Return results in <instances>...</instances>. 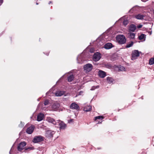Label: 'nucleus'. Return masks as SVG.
Returning <instances> with one entry per match:
<instances>
[{
  "mask_svg": "<svg viewBox=\"0 0 154 154\" xmlns=\"http://www.w3.org/2000/svg\"><path fill=\"white\" fill-rule=\"evenodd\" d=\"M47 120L48 122L52 123L54 125H59L60 126V129H64L66 128V125L62 121L60 120L56 122L54 119L48 117L47 119Z\"/></svg>",
  "mask_w": 154,
  "mask_h": 154,
  "instance_id": "f257e3e1",
  "label": "nucleus"
},
{
  "mask_svg": "<svg viewBox=\"0 0 154 154\" xmlns=\"http://www.w3.org/2000/svg\"><path fill=\"white\" fill-rule=\"evenodd\" d=\"M117 41L121 44H123L126 42V39L124 35H120L116 37Z\"/></svg>",
  "mask_w": 154,
  "mask_h": 154,
  "instance_id": "f03ea898",
  "label": "nucleus"
},
{
  "mask_svg": "<svg viewBox=\"0 0 154 154\" xmlns=\"http://www.w3.org/2000/svg\"><path fill=\"white\" fill-rule=\"evenodd\" d=\"M55 134L54 131L51 130H48L46 132L45 136L48 138H51L53 137V135Z\"/></svg>",
  "mask_w": 154,
  "mask_h": 154,
  "instance_id": "7ed1b4c3",
  "label": "nucleus"
},
{
  "mask_svg": "<svg viewBox=\"0 0 154 154\" xmlns=\"http://www.w3.org/2000/svg\"><path fill=\"white\" fill-rule=\"evenodd\" d=\"M43 137L41 136H38L35 137L32 141L34 143H38L43 141Z\"/></svg>",
  "mask_w": 154,
  "mask_h": 154,
  "instance_id": "20e7f679",
  "label": "nucleus"
},
{
  "mask_svg": "<svg viewBox=\"0 0 154 154\" xmlns=\"http://www.w3.org/2000/svg\"><path fill=\"white\" fill-rule=\"evenodd\" d=\"M93 66L92 64L88 63L85 65L84 66V70L86 72L91 71L92 69Z\"/></svg>",
  "mask_w": 154,
  "mask_h": 154,
  "instance_id": "39448f33",
  "label": "nucleus"
},
{
  "mask_svg": "<svg viewBox=\"0 0 154 154\" xmlns=\"http://www.w3.org/2000/svg\"><path fill=\"white\" fill-rule=\"evenodd\" d=\"M140 55V53L137 50H134L133 51L132 54V60H135Z\"/></svg>",
  "mask_w": 154,
  "mask_h": 154,
  "instance_id": "423d86ee",
  "label": "nucleus"
},
{
  "mask_svg": "<svg viewBox=\"0 0 154 154\" xmlns=\"http://www.w3.org/2000/svg\"><path fill=\"white\" fill-rule=\"evenodd\" d=\"M101 57L100 54L99 53L96 52L93 55V60L95 61H98L100 59Z\"/></svg>",
  "mask_w": 154,
  "mask_h": 154,
  "instance_id": "0eeeda50",
  "label": "nucleus"
},
{
  "mask_svg": "<svg viewBox=\"0 0 154 154\" xmlns=\"http://www.w3.org/2000/svg\"><path fill=\"white\" fill-rule=\"evenodd\" d=\"M26 145V143L25 142L20 143L17 146L18 150L20 151L24 149V147Z\"/></svg>",
  "mask_w": 154,
  "mask_h": 154,
  "instance_id": "6e6552de",
  "label": "nucleus"
},
{
  "mask_svg": "<svg viewBox=\"0 0 154 154\" xmlns=\"http://www.w3.org/2000/svg\"><path fill=\"white\" fill-rule=\"evenodd\" d=\"M70 108L72 109L78 110L79 109V107L78 105L75 102L71 104Z\"/></svg>",
  "mask_w": 154,
  "mask_h": 154,
  "instance_id": "1a4fd4ad",
  "label": "nucleus"
},
{
  "mask_svg": "<svg viewBox=\"0 0 154 154\" xmlns=\"http://www.w3.org/2000/svg\"><path fill=\"white\" fill-rule=\"evenodd\" d=\"M115 69L116 71H126L125 68L123 66L120 65L115 66Z\"/></svg>",
  "mask_w": 154,
  "mask_h": 154,
  "instance_id": "9d476101",
  "label": "nucleus"
},
{
  "mask_svg": "<svg viewBox=\"0 0 154 154\" xmlns=\"http://www.w3.org/2000/svg\"><path fill=\"white\" fill-rule=\"evenodd\" d=\"M103 118V116H100L95 117L94 120L96 121L97 124L100 123L102 122V120Z\"/></svg>",
  "mask_w": 154,
  "mask_h": 154,
  "instance_id": "9b49d317",
  "label": "nucleus"
},
{
  "mask_svg": "<svg viewBox=\"0 0 154 154\" xmlns=\"http://www.w3.org/2000/svg\"><path fill=\"white\" fill-rule=\"evenodd\" d=\"M34 129V126L33 125H31L30 127H29L27 129L26 132L28 134H30L33 132Z\"/></svg>",
  "mask_w": 154,
  "mask_h": 154,
  "instance_id": "f8f14e48",
  "label": "nucleus"
},
{
  "mask_svg": "<svg viewBox=\"0 0 154 154\" xmlns=\"http://www.w3.org/2000/svg\"><path fill=\"white\" fill-rule=\"evenodd\" d=\"M60 106V105L59 103H54L52 105V108L53 110L54 111L57 110L58 109Z\"/></svg>",
  "mask_w": 154,
  "mask_h": 154,
  "instance_id": "ddd939ff",
  "label": "nucleus"
},
{
  "mask_svg": "<svg viewBox=\"0 0 154 154\" xmlns=\"http://www.w3.org/2000/svg\"><path fill=\"white\" fill-rule=\"evenodd\" d=\"M98 75L101 78H104L106 76V73L104 71L102 70H99L98 72Z\"/></svg>",
  "mask_w": 154,
  "mask_h": 154,
  "instance_id": "4468645a",
  "label": "nucleus"
},
{
  "mask_svg": "<svg viewBox=\"0 0 154 154\" xmlns=\"http://www.w3.org/2000/svg\"><path fill=\"white\" fill-rule=\"evenodd\" d=\"M44 118V115L43 114L40 113L37 116V120L38 121H40L42 120Z\"/></svg>",
  "mask_w": 154,
  "mask_h": 154,
  "instance_id": "2eb2a0df",
  "label": "nucleus"
},
{
  "mask_svg": "<svg viewBox=\"0 0 154 154\" xmlns=\"http://www.w3.org/2000/svg\"><path fill=\"white\" fill-rule=\"evenodd\" d=\"M64 93V91H57L55 94L56 96L59 97L63 95Z\"/></svg>",
  "mask_w": 154,
  "mask_h": 154,
  "instance_id": "dca6fc26",
  "label": "nucleus"
},
{
  "mask_svg": "<svg viewBox=\"0 0 154 154\" xmlns=\"http://www.w3.org/2000/svg\"><path fill=\"white\" fill-rule=\"evenodd\" d=\"M112 47V44L110 43H108L104 45V48L106 49H109Z\"/></svg>",
  "mask_w": 154,
  "mask_h": 154,
  "instance_id": "f3484780",
  "label": "nucleus"
},
{
  "mask_svg": "<svg viewBox=\"0 0 154 154\" xmlns=\"http://www.w3.org/2000/svg\"><path fill=\"white\" fill-rule=\"evenodd\" d=\"M107 82L109 84L113 83L114 82V79L111 77H108L106 78Z\"/></svg>",
  "mask_w": 154,
  "mask_h": 154,
  "instance_id": "a211bd4d",
  "label": "nucleus"
},
{
  "mask_svg": "<svg viewBox=\"0 0 154 154\" xmlns=\"http://www.w3.org/2000/svg\"><path fill=\"white\" fill-rule=\"evenodd\" d=\"M91 109V107L90 106H87L85 107L84 110L86 112L90 111Z\"/></svg>",
  "mask_w": 154,
  "mask_h": 154,
  "instance_id": "6ab92c4d",
  "label": "nucleus"
},
{
  "mask_svg": "<svg viewBox=\"0 0 154 154\" xmlns=\"http://www.w3.org/2000/svg\"><path fill=\"white\" fill-rule=\"evenodd\" d=\"M144 16L141 14H138L135 16V17L138 20H142L143 19Z\"/></svg>",
  "mask_w": 154,
  "mask_h": 154,
  "instance_id": "aec40b11",
  "label": "nucleus"
},
{
  "mask_svg": "<svg viewBox=\"0 0 154 154\" xmlns=\"http://www.w3.org/2000/svg\"><path fill=\"white\" fill-rule=\"evenodd\" d=\"M136 29V26L134 25H131L129 27V30L132 32H134Z\"/></svg>",
  "mask_w": 154,
  "mask_h": 154,
  "instance_id": "412c9836",
  "label": "nucleus"
},
{
  "mask_svg": "<svg viewBox=\"0 0 154 154\" xmlns=\"http://www.w3.org/2000/svg\"><path fill=\"white\" fill-rule=\"evenodd\" d=\"M74 76L73 75H70L68 78V82H71L73 79Z\"/></svg>",
  "mask_w": 154,
  "mask_h": 154,
  "instance_id": "4be33fe9",
  "label": "nucleus"
},
{
  "mask_svg": "<svg viewBox=\"0 0 154 154\" xmlns=\"http://www.w3.org/2000/svg\"><path fill=\"white\" fill-rule=\"evenodd\" d=\"M149 63L150 65H153L154 64V57L151 58L149 60Z\"/></svg>",
  "mask_w": 154,
  "mask_h": 154,
  "instance_id": "5701e85b",
  "label": "nucleus"
},
{
  "mask_svg": "<svg viewBox=\"0 0 154 154\" xmlns=\"http://www.w3.org/2000/svg\"><path fill=\"white\" fill-rule=\"evenodd\" d=\"M145 38V36L144 34H141L139 36V39L140 40H144Z\"/></svg>",
  "mask_w": 154,
  "mask_h": 154,
  "instance_id": "b1692460",
  "label": "nucleus"
},
{
  "mask_svg": "<svg viewBox=\"0 0 154 154\" xmlns=\"http://www.w3.org/2000/svg\"><path fill=\"white\" fill-rule=\"evenodd\" d=\"M130 37L131 39H133L135 37V34L133 33H129Z\"/></svg>",
  "mask_w": 154,
  "mask_h": 154,
  "instance_id": "393cba45",
  "label": "nucleus"
},
{
  "mask_svg": "<svg viewBox=\"0 0 154 154\" xmlns=\"http://www.w3.org/2000/svg\"><path fill=\"white\" fill-rule=\"evenodd\" d=\"M134 43L133 42H131L130 43L127 44L126 46V47L127 48L130 47L132 46L133 45Z\"/></svg>",
  "mask_w": 154,
  "mask_h": 154,
  "instance_id": "a878e982",
  "label": "nucleus"
},
{
  "mask_svg": "<svg viewBox=\"0 0 154 154\" xmlns=\"http://www.w3.org/2000/svg\"><path fill=\"white\" fill-rule=\"evenodd\" d=\"M99 88V86L98 85L96 86H93L91 88V90H94L95 89L98 88Z\"/></svg>",
  "mask_w": 154,
  "mask_h": 154,
  "instance_id": "bb28decb",
  "label": "nucleus"
},
{
  "mask_svg": "<svg viewBox=\"0 0 154 154\" xmlns=\"http://www.w3.org/2000/svg\"><path fill=\"white\" fill-rule=\"evenodd\" d=\"M128 21L127 20H124L123 22V24L125 26H126L128 23Z\"/></svg>",
  "mask_w": 154,
  "mask_h": 154,
  "instance_id": "cd10ccee",
  "label": "nucleus"
},
{
  "mask_svg": "<svg viewBox=\"0 0 154 154\" xmlns=\"http://www.w3.org/2000/svg\"><path fill=\"white\" fill-rule=\"evenodd\" d=\"M34 148L33 147H29L28 148H26L25 149L26 150H27L28 149H29V150H33L34 149Z\"/></svg>",
  "mask_w": 154,
  "mask_h": 154,
  "instance_id": "c85d7f7f",
  "label": "nucleus"
},
{
  "mask_svg": "<svg viewBox=\"0 0 154 154\" xmlns=\"http://www.w3.org/2000/svg\"><path fill=\"white\" fill-rule=\"evenodd\" d=\"M49 103V102L48 100H46L44 102V104L45 105H48Z\"/></svg>",
  "mask_w": 154,
  "mask_h": 154,
  "instance_id": "c756f323",
  "label": "nucleus"
},
{
  "mask_svg": "<svg viewBox=\"0 0 154 154\" xmlns=\"http://www.w3.org/2000/svg\"><path fill=\"white\" fill-rule=\"evenodd\" d=\"M23 124L22 122H20V124L19 125V126L20 127H22L23 126Z\"/></svg>",
  "mask_w": 154,
  "mask_h": 154,
  "instance_id": "7c9ffc66",
  "label": "nucleus"
},
{
  "mask_svg": "<svg viewBox=\"0 0 154 154\" xmlns=\"http://www.w3.org/2000/svg\"><path fill=\"white\" fill-rule=\"evenodd\" d=\"M142 25H140L137 26V27L138 28H140L142 27Z\"/></svg>",
  "mask_w": 154,
  "mask_h": 154,
  "instance_id": "2f4dec72",
  "label": "nucleus"
},
{
  "mask_svg": "<svg viewBox=\"0 0 154 154\" xmlns=\"http://www.w3.org/2000/svg\"><path fill=\"white\" fill-rule=\"evenodd\" d=\"M3 0H0V5L2 3Z\"/></svg>",
  "mask_w": 154,
  "mask_h": 154,
  "instance_id": "473e14b6",
  "label": "nucleus"
},
{
  "mask_svg": "<svg viewBox=\"0 0 154 154\" xmlns=\"http://www.w3.org/2000/svg\"><path fill=\"white\" fill-rule=\"evenodd\" d=\"M83 93V92L82 91H80L79 92V95H81Z\"/></svg>",
  "mask_w": 154,
  "mask_h": 154,
  "instance_id": "72a5a7b5",
  "label": "nucleus"
},
{
  "mask_svg": "<svg viewBox=\"0 0 154 154\" xmlns=\"http://www.w3.org/2000/svg\"><path fill=\"white\" fill-rule=\"evenodd\" d=\"M72 121H73V120H72H72H70V122H72Z\"/></svg>",
  "mask_w": 154,
  "mask_h": 154,
  "instance_id": "f704fd0d",
  "label": "nucleus"
},
{
  "mask_svg": "<svg viewBox=\"0 0 154 154\" xmlns=\"http://www.w3.org/2000/svg\"><path fill=\"white\" fill-rule=\"evenodd\" d=\"M51 2H49V4L50 3H51Z\"/></svg>",
  "mask_w": 154,
  "mask_h": 154,
  "instance_id": "c9c22d12",
  "label": "nucleus"
},
{
  "mask_svg": "<svg viewBox=\"0 0 154 154\" xmlns=\"http://www.w3.org/2000/svg\"><path fill=\"white\" fill-rule=\"evenodd\" d=\"M36 4H37V5H38V4L37 3H36Z\"/></svg>",
  "mask_w": 154,
  "mask_h": 154,
  "instance_id": "e433bc0d",
  "label": "nucleus"
}]
</instances>
